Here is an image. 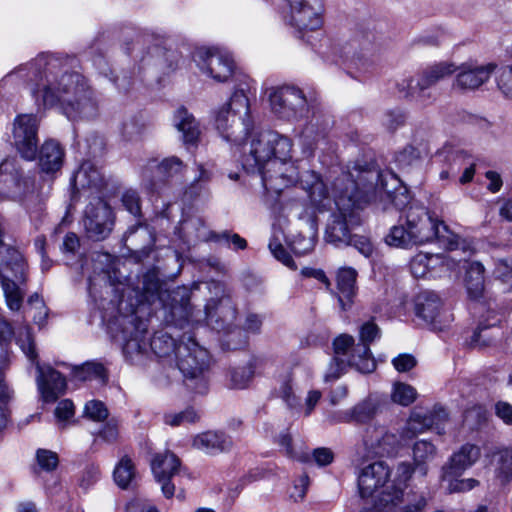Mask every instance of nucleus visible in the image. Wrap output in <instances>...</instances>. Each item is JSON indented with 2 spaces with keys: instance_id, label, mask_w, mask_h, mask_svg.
<instances>
[{
  "instance_id": "obj_1",
  "label": "nucleus",
  "mask_w": 512,
  "mask_h": 512,
  "mask_svg": "<svg viewBox=\"0 0 512 512\" xmlns=\"http://www.w3.org/2000/svg\"><path fill=\"white\" fill-rule=\"evenodd\" d=\"M13 76L24 81L38 106L58 107L73 121L90 119L97 114L94 92L83 75L69 70L67 59L41 53L6 78Z\"/></svg>"
},
{
  "instance_id": "obj_2",
  "label": "nucleus",
  "mask_w": 512,
  "mask_h": 512,
  "mask_svg": "<svg viewBox=\"0 0 512 512\" xmlns=\"http://www.w3.org/2000/svg\"><path fill=\"white\" fill-rule=\"evenodd\" d=\"M358 182L354 179V173L350 166L343 171L332 183V194L337 207V212L331 215L325 231L327 242L337 247L353 246L365 257L373 253V245L365 236L352 234L354 227L361 224L359 210L373 198L369 191L360 193Z\"/></svg>"
},
{
  "instance_id": "obj_3",
  "label": "nucleus",
  "mask_w": 512,
  "mask_h": 512,
  "mask_svg": "<svg viewBox=\"0 0 512 512\" xmlns=\"http://www.w3.org/2000/svg\"><path fill=\"white\" fill-rule=\"evenodd\" d=\"M291 140L275 131H263L244 149L242 166L248 173H258L266 190L280 191L292 182L287 178L286 160L291 157Z\"/></svg>"
},
{
  "instance_id": "obj_4",
  "label": "nucleus",
  "mask_w": 512,
  "mask_h": 512,
  "mask_svg": "<svg viewBox=\"0 0 512 512\" xmlns=\"http://www.w3.org/2000/svg\"><path fill=\"white\" fill-rule=\"evenodd\" d=\"M447 420L446 410L441 406H434L431 411L414 409L400 436L387 430L384 426L370 425L363 434L366 455L391 456L397 452L401 439L411 440L427 430H435L438 434H442Z\"/></svg>"
},
{
  "instance_id": "obj_5",
  "label": "nucleus",
  "mask_w": 512,
  "mask_h": 512,
  "mask_svg": "<svg viewBox=\"0 0 512 512\" xmlns=\"http://www.w3.org/2000/svg\"><path fill=\"white\" fill-rule=\"evenodd\" d=\"M390 246L407 248L437 240L445 249L456 250L460 237L446 224L434 219L421 205H410L405 214V225H395L385 238Z\"/></svg>"
},
{
  "instance_id": "obj_6",
  "label": "nucleus",
  "mask_w": 512,
  "mask_h": 512,
  "mask_svg": "<svg viewBox=\"0 0 512 512\" xmlns=\"http://www.w3.org/2000/svg\"><path fill=\"white\" fill-rule=\"evenodd\" d=\"M215 127L227 142L234 145L244 144L253 129L250 103L245 88L236 89L229 101L216 112Z\"/></svg>"
},
{
  "instance_id": "obj_7",
  "label": "nucleus",
  "mask_w": 512,
  "mask_h": 512,
  "mask_svg": "<svg viewBox=\"0 0 512 512\" xmlns=\"http://www.w3.org/2000/svg\"><path fill=\"white\" fill-rule=\"evenodd\" d=\"M175 358L185 385L197 393H205L208 390L211 367L208 350L199 345L192 336L184 335L178 344Z\"/></svg>"
},
{
  "instance_id": "obj_8",
  "label": "nucleus",
  "mask_w": 512,
  "mask_h": 512,
  "mask_svg": "<svg viewBox=\"0 0 512 512\" xmlns=\"http://www.w3.org/2000/svg\"><path fill=\"white\" fill-rule=\"evenodd\" d=\"M351 172L354 173V179L358 182V191L360 193H366L369 191L373 195L371 202L383 203V209L388 208L387 203L389 202L396 209L405 208L410 202V196L406 188L395 189L389 191L385 187L382 173L371 164H360L356 162L350 167Z\"/></svg>"
},
{
  "instance_id": "obj_9",
  "label": "nucleus",
  "mask_w": 512,
  "mask_h": 512,
  "mask_svg": "<svg viewBox=\"0 0 512 512\" xmlns=\"http://www.w3.org/2000/svg\"><path fill=\"white\" fill-rule=\"evenodd\" d=\"M16 342L26 357L36 365V381L42 398L46 402L55 401L59 395L63 394L66 390L65 378L52 367H43L40 365L35 343L28 328L19 332Z\"/></svg>"
},
{
  "instance_id": "obj_10",
  "label": "nucleus",
  "mask_w": 512,
  "mask_h": 512,
  "mask_svg": "<svg viewBox=\"0 0 512 512\" xmlns=\"http://www.w3.org/2000/svg\"><path fill=\"white\" fill-rule=\"evenodd\" d=\"M34 198H37L34 178L25 175L15 160H3L0 163V199L26 204Z\"/></svg>"
},
{
  "instance_id": "obj_11",
  "label": "nucleus",
  "mask_w": 512,
  "mask_h": 512,
  "mask_svg": "<svg viewBox=\"0 0 512 512\" xmlns=\"http://www.w3.org/2000/svg\"><path fill=\"white\" fill-rule=\"evenodd\" d=\"M185 165L176 156L163 159L161 162L149 160L141 171L143 187L156 194H163L176 184Z\"/></svg>"
},
{
  "instance_id": "obj_12",
  "label": "nucleus",
  "mask_w": 512,
  "mask_h": 512,
  "mask_svg": "<svg viewBox=\"0 0 512 512\" xmlns=\"http://www.w3.org/2000/svg\"><path fill=\"white\" fill-rule=\"evenodd\" d=\"M269 102L272 112L286 120L301 119L307 116L310 108L303 91L291 85L272 88L269 93Z\"/></svg>"
},
{
  "instance_id": "obj_13",
  "label": "nucleus",
  "mask_w": 512,
  "mask_h": 512,
  "mask_svg": "<svg viewBox=\"0 0 512 512\" xmlns=\"http://www.w3.org/2000/svg\"><path fill=\"white\" fill-rule=\"evenodd\" d=\"M115 214L111 206L97 195L92 198L84 210L83 226L89 239L102 241L112 232Z\"/></svg>"
},
{
  "instance_id": "obj_14",
  "label": "nucleus",
  "mask_w": 512,
  "mask_h": 512,
  "mask_svg": "<svg viewBox=\"0 0 512 512\" xmlns=\"http://www.w3.org/2000/svg\"><path fill=\"white\" fill-rule=\"evenodd\" d=\"M180 232L182 238L187 242L193 241H212L224 243L234 250H244L247 247V241L237 233L225 230L214 232L209 230L200 218H191L181 223Z\"/></svg>"
},
{
  "instance_id": "obj_15",
  "label": "nucleus",
  "mask_w": 512,
  "mask_h": 512,
  "mask_svg": "<svg viewBox=\"0 0 512 512\" xmlns=\"http://www.w3.org/2000/svg\"><path fill=\"white\" fill-rule=\"evenodd\" d=\"M286 2L287 22L299 33L321 28L324 12L322 0H286Z\"/></svg>"
},
{
  "instance_id": "obj_16",
  "label": "nucleus",
  "mask_w": 512,
  "mask_h": 512,
  "mask_svg": "<svg viewBox=\"0 0 512 512\" xmlns=\"http://www.w3.org/2000/svg\"><path fill=\"white\" fill-rule=\"evenodd\" d=\"M193 59L204 74L217 82L227 81L234 71L232 57L217 48H198L193 54Z\"/></svg>"
},
{
  "instance_id": "obj_17",
  "label": "nucleus",
  "mask_w": 512,
  "mask_h": 512,
  "mask_svg": "<svg viewBox=\"0 0 512 512\" xmlns=\"http://www.w3.org/2000/svg\"><path fill=\"white\" fill-rule=\"evenodd\" d=\"M426 506L427 498L423 493L405 492L396 486L384 490L379 497V507L391 512H423Z\"/></svg>"
},
{
  "instance_id": "obj_18",
  "label": "nucleus",
  "mask_w": 512,
  "mask_h": 512,
  "mask_svg": "<svg viewBox=\"0 0 512 512\" xmlns=\"http://www.w3.org/2000/svg\"><path fill=\"white\" fill-rule=\"evenodd\" d=\"M38 125L39 120L33 114H22L15 119L14 143L21 156L26 160H33L36 156Z\"/></svg>"
},
{
  "instance_id": "obj_19",
  "label": "nucleus",
  "mask_w": 512,
  "mask_h": 512,
  "mask_svg": "<svg viewBox=\"0 0 512 512\" xmlns=\"http://www.w3.org/2000/svg\"><path fill=\"white\" fill-rule=\"evenodd\" d=\"M206 322L216 331L229 332L235 326L237 309L232 299L224 296L211 299L205 306Z\"/></svg>"
},
{
  "instance_id": "obj_20",
  "label": "nucleus",
  "mask_w": 512,
  "mask_h": 512,
  "mask_svg": "<svg viewBox=\"0 0 512 512\" xmlns=\"http://www.w3.org/2000/svg\"><path fill=\"white\" fill-rule=\"evenodd\" d=\"M151 469L155 479L161 484L164 496L171 498L175 492V485L171 482V478L181 472L180 460L169 451L159 453L152 459Z\"/></svg>"
},
{
  "instance_id": "obj_21",
  "label": "nucleus",
  "mask_w": 512,
  "mask_h": 512,
  "mask_svg": "<svg viewBox=\"0 0 512 512\" xmlns=\"http://www.w3.org/2000/svg\"><path fill=\"white\" fill-rule=\"evenodd\" d=\"M380 336L379 327L373 322H366L360 329V341L354 350L358 353L352 358L355 369L360 373H371L376 369V362L370 351V343Z\"/></svg>"
},
{
  "instance_id": "obj_22",
  "label": "nucleus",
  "mask_w": 512,
  "mask_h": 512,
  "mask_svg": "<svg viewBox=\"0 0 512 512\" xmlns=\"http://www.w3.org/2000/svg\"><path fill=\"white\" fill-rule=\"evenodd\" d=\"M496 67L494 63L485 65L464 63L459 68L453 87L463 92L475 91L488 82Z\"/></svg>"
},
{
  "instance_id": "obj_23",
  "label": "nucleus",
  "mask_w": 512,
  "mask_h": 512,
  "mask_svg": "<svg viewBox=\"0 0 512 512\" xmlns=\"http://www.w3.org/2000/svg\"><path fill=\"white\" fill-rule=\"evenodd\" d=\"M355 35L345 51L346 61L359 72H367L373 65L371 48L374 34L371 31Z\"/></svg>"
},
{
  "instance_id": "obj_24",
  "label": "nucleus",
  "mask_w": 512,
  "mask_h": 512,
  "mask_svg": "<svg viewBox=\"0 0 512 512\" xmlns=\"http://www.w3.org/2000/svg\"><path fill=\"white\" fill-rule=\"evenodd\" d=\"M148 332L147 321L137 316H132L128 325L123 328L124 345L123 352L126 356L143 354L147 351L149 343L146 340Z\"/></svg>"
},
{
  "instance_id": "obj_25",
  "label": "nucleus",
  "mask_w": 512,
  "mask_h": 512,
  "mask_svg": "<svg viewBox=\"0 0 512 512\" xmlns=\"http://www.w3.org/2000/svg\"><path fill=\"white\" fill-rule=\"evenodd\" d=\"M390 468L383 461L373 462L361 469L358 475V488L362 498L370 497L383 487L390 477Z\"/></svg>"
},
{
  "instance_id": "obj_26",
  "label": "nucleus",
  "mask_w": 512,
  "mask_h": 512,
  "mask_svg": "<svg viewBox=\"0 0 512 512\" xmlns=\"http://www.w3.org/2000/svg\"><path fill=\"white\" fill-rule=\"evenodd\" d=\"M455 71V65L450 62H438L424 68L417 77V87L421 102H426L431 98V93L427 90L439 81L452 75Z\"/></svg>"
},
{
  "instance_id": "obj_27",
  "label": "nucleus",
  "mask_w": 512,
  "mask_h": 512,
  "mask_svg": "<svg viewBox=\"0 0 512 512\" xmlns=\"http://www.w3.org/2000/svg\"><path fill=\"white\" fill-rule=\"evenodd\" d=\"M71 186L76 189H91L101 194L107 186V180L92 161H84L71 178Z\"/></svg>"
},
{
  "instance_id": "obj_28",
  "label": "nucleus",
  "mask_w": 512,
  "mask_h": 512,
  "mask_svg": "<svg viewBox=\"0 0 512 512\" xmlns=\"http://www.w3.org/2000/svg\"><path fill=\"white\" fill-rule=\"evenodd\" d=\"M480 457V449L473 444H464L453 453L449 462L443 467V479L459 477L470 468Z\"/></svg>"
},
{
  "instance_id": "obj_29",
  "label": "nucleus",
  "mask_w": 512,
  "mask_h": 512,
  "mask_svg": "<svg viewBox=\"0 0 512 512\" xmlns=\"http://www.w3.org/2000/svg\"><path fill=\"white\" fill-rule=\"evenodd\" d=\"M381 407L382 404L378 398L368 396L353 408L333 418L331 421L333 423H350L354 421L356 423L365 424L376 417L381 411Z\"/></svg>"
},
{
  "instance_id": "obj_30",
  "label": "nucleus",
  "mask_w": 512,
  "mask_h": 512,
  "mask_svg": "<svg viewBox=\"0 0 512 512\" xmlns=\"http://www.w3.org/2000/svg\"><path fill=\"white\" fill-rule=\"evenodd\" d=\"M442 300L434 291H422L415 298V314L425 323L437 328L440 323Z\"/></svg>"
},
{
  "instance_id": "obj_31",
  "label": "nucleus",
  "mask_w": 512,
  "mask_h": 512,
  "mask_svg": "<svg viewBox=\"0 0 512 512\" xmlns=\"http://www.w3.org/2000/svg\"><path fill=\"white\" fill-rule=\"evenodd\" d=\"M231 439L223 432L207 431L198 434L193 439V447L206 453L217 454L231 447Z\"/></svg>"
},
{
  "instance_id": "obj_32",
  "label": "nucleus",
  "mask_w": 512,
  "mask_h": 512,
  "mask_svg": "<svg viewBox=\"0 0 512 512\" xmlns=\"http://www.w3.org/2000/svg\"><path fill=\"white\" fill-rule=\"evenodd\" d=\"M175 128L182 134V140L185 145H194L200 136V127L195 119L185 107L178 108L173 117Z\"/></svg>"
},
{
  "instance_id": "obj_33",
  "label": "nucleus",
  "mask_w": 512,
  "mask_h": 512,
  "mask_svg": "<svg viewBox=\"0 0 512 512\" xmlns=\"http://www.w3.org/2000/svg\"><path fill=\"white\" fill-rule=\"evenodd\" d=\"M64 150L60 144L54 140L46 141L39 152V165L43 172L54 173L58 171L63 164Z\"/></svg>"
},
{
  "instance_id": "obj_34",
  "label": "nucleus",
  "mask_w": 512,
  "mask_h": 512,
  "mask_svg": "<svg viewBox=\"0 0 512 512\" xmlns=\"http://www.w3.org/2000/svg\"><path fill=\"white\" fill-rule=\"evenodd\" d=\"M356 278L357 271L351 267L341 268L337 273V297L342 310H346L347 306H350L355 295Z\"/></svg>"
},
{
  "instance_id": "obj_35",
  "label": "nucleus",
  "mask_w": 512,
  "mask_h": 512,
  "mask_svg": "<svg viewBox=\"0 0 512 512\" xmlns=\"http://www.w3.org/2000/svg\"><path fill=\"white\" fill-rule=\"evenodd\" d=\"M301 187L307 192L312 205L318 207L328 197V190L322 179L313 171H305L299 178Z\"/></svg>"
},
{
  "instance_id": "obj_36",
  "label": "nucleus",
  "mask_w": 512,
  "mask_h": 512,
  "mask_svg": "<svg viewBox=\"0 0 512 512\" xmlns=\"http://www.w3.org/2000/svg\"><path fill=\"white\" fill-rule=\"evenodd\" d=\"M465 285L471 299H479L484 292V266L472 262L466 267Z\"/></svg>"
},
{
  "instance_id": "obj_37",
  "label": "nucleus",
  "mask_w": 512,
  "mask_h": 512,
  "mask_svg": "<svg viewBox=\"0 0 512 512\" xmlns=\"http://www.w3.org/2000/svg\"><path fill=\"white\" fill-rule=\"evenodd\" d=\"M412 452L416 470L419 471L422 476H425L428 471L427 463L432 461L436 456V446L432 442L423 439L414 443Z\"/></svg>"
},
{
  "instance_id": "obj_38",
  "label": "nucleus",
  "mask_w": 512,
  "mask_h": 512,
  "mask_svg": "<svg viewBox=\"0 0 512 512\" xmlns=\"http://www.w3.org/2000/svg\"><path fill=\"white\" fill-rule=\"evenodd\" d=\"M149 348L159 358H167L177 355L178 344L175 339L167 333H156L149 342Z\"/></svg>"
},
{
  "instance_id": "obj_39",
  "label": "nucleus",
  "mask_w": 512,
  "mask_h": 512,
  "mask_svg": "<svg viewBox=\"0 0 512 512\" xmlns=\"http://www.w3.org/2000/svg\"><path fill=\"white\" fill-rule=\"evenodd\" d=\"M72 375L75 379L86 380H99L103 383L107 381V373L105 367L94 361H88L81 366H75L72 370Z\"/></svg>"
},
{
  "instance_id": "obj_40",
  "label": "nucleus",
  "mask_w": 512,
  "mask_h": 512,
  "mask_svg": "<svg viewBox=\"0 0 512 512\" xmlns=\"http://www.w3.org/2000/svg\"><path fill=\"white\" fill-rule=\"evenodd\" d=\"M115 483L122 489L128 488L135 478V467L132 460L124 456L120 459L113 472Z\"/></svg>"
},
{
  "instance_id": "obj_41",
  "label": "nucleus",
  "mask_w": 512,
  "mask_h": 512,
  "mask_svg": "<svg viewBox=\"0 0 512 512\" xmlns=\"http://www.w3.org/2000/svg\"><path fill=\"white\" fill-rule=\"evenodd\" d=\"M357 344H355L354 338L348 334H341L335 338L333 342L334 357L344 358L349 366L354 367L352 358L354 355L357 356V352L354 350Z\"/></svg>"
},
{
  "instance_id": "obj_42",
  "label": "nucleus",
  "mask_w": 512,
  "mask_h": 512,
  "mask_svg": "<svg viewBox=\"0 0 512 512\" xmlns=\"http://www.w3.org/2000/svg\"><path fill=\"white\" fill-rule=\"evenodd\" d=\"M254 376V366L248 363L242 367H236L230 370V387L235 389H244L248 386Z\"/></svg>"
},
{
  "instance_id": "obj_43",
  "label": "nucleus",
  "mask_w": 512,
  "mask_h": 512,
  "mask_svg": "<svg viewBox=\"0 0 512 512\" xmlns=\"http://www.w3.org/2000/svg\"><path fill=\"white\" fill-rule=\"evenodd\" d=\"M395 160L400 169L407 171L417 168L421 164L420 153L413 146H406L396 155Z\"/></svg>"
},
{
  "instance_id": "obj_44",
  "label": "nucleus",
  "mask_w": 512,
  "mask_h": 512,
  "mask_svg": "<svg viewBox=\"0 0 512 512\" xmlns=\"http://www.w3.org/2000/svg\"><path fill=\"white\" fill-rule=\"evenodd\" d=\"M495 327V324H484L480 323L474 330L469 345L473 348H481L491 344L495 335L491 332Z\"/></svg>"
},
{
  "instance_id": "obj_45",
  "label": "nucleus",
  "mask_w": 512,
  "mask_h": 512,
  "mask_svg": "<svg viewBox=\"0 0 512 512\" xmlns=\"http://www.w3.org/2000/svg\"><path fill=\"white\" fill-rule=\"evenodd\" d=\"M417 392L414 387L405 383H396L392 392V400L402 406H408L416 399Z\"/></svg>"
},
{
  "instance_id": "obj_46",
  "label": "nucleus",
  "mask_w": 512,
  "mask_h": 512,
  "mask_svg": "<svg viewBox=\"0 0 512 512\" xmlns=\"http://www.w3.org/2000/svg\"><path fill=\"white\" fill-rule=\"evenodd\" d=\"M496 476L502 484L512 479V449H506L500 453Z\"/></svg>"
},
{
  "instance_id": "obj_47",
  "label": "nucleus",
  "mask_w": 512,
  "mask_h": 512,
  "mask_svg": "<svg viewBox=\"0 0 512 512\" xmlns=\"http://www.w3.org/2000/svg\"><path fill=\"white\" fill-rule=\"evenodd\" d=\"M198 419L199 415L193 408H187L178 413H166L164 415V422L173 427L186 423H194Z\"/></svg>"
},
{
  "instance_id": "obj_48",
  "label": "nucleus",
  "mask_w": 512,
  "mask_h": 512,
  "mask_svg": "<svg viewBox=\"0 0 512 512\" xmlns=\"http://www.w3.org/2000/svg\"><path fill=\"white\" fill-rule=\"evenodd\" d=\"M278 445L283 449L286 456L300 462H309L310 455L306 452H296L292 447V437L289 433H281L277 437Z\"/></svg>"
},
{
  "instance_id": "obj_49",
  "label": "nucleus",
  "mask_w": 512,
  "mask_h": 512,
  "mask_svg": "<svg viewBox=\"0 0 512 512\" xmlns=\"http://www.w3.org/2000/svg\"><path fill=\"white\" fill-rule=\"evenodd\" d=\"M84 415L97 422L107 419L109 413L103 402L99 400H90L85 404Z\"/></svg>"
},
{
  "instance_id": "obj_50",
  "label": "nucleus",
  "mask_w": 512,
  "mask_h": 512,
  "mask_svg": "<svg viewBox=\"0 0 512 512\" xmlns=\"http://www.w3.org/2000/svg\"><path fill=\"white\" fill-rule=\"evenodd\" d=\"M347 366H349V364L344 358L333 357L324 374V381H336L345 373Z\"/></svg>"
},
{
  "instance_id": "obj_51",
  "label": "nucleus",
  "mask_w": 512,
  "mask_h": 512,
  "mask_svg": "<svg viewBox=\"0 0 512 512\" xmlns=\"http://www.w3.org/2000/svg\"><path fill=\"white\" fill-rule=\"evenodd\" d=\"M497 87L506 99L512 100V66H504L499 70Z\"/></svg>"
},
{
  "instance_id": "obj_52",
  "label": "nucleus",
  "mask_w": 512,
  "mask_h": 512,
  "mask_svg": "<svg viewBox=\"0 0 512 512\" xmlns=\"http://www.w3.org/2000/svg\"><path fill=\"white\" fill-rule=\"evenodd\" d=\"M122 205L125 209L134 216H139L141 213L140 197L137 191L129 189L126 190L121 197Z\"/></svg>"
},
{
  "instance_id": "obj_53",
  "label": "nucleus",
  "mask_w": 512,
  "mask_h": 512,
  "mask_svg": "<svg viewBox=\"0 0 512 512\" xmlns=\"http://www.w3.org/2000/svg\"><path fill=\"white\" fill-rule=\"evenodd\" d=\"M36 458L39 466L46 471H53L58 466V455L50 450L38 449Z\"/></svg>"
},
{
  "instance_id": "obj_54",
  "label": "nucleus",
  "mask_w": 512,
  "mask_h": 512,
  "mask_svg": "<svg viewBox=\"0 0 512 512\" xmlns=\"http://www.w3.org/2000/svg\"><path fill=\"white\" fill-rule=\"evenodd\" d=\"M146 129V125L144 122L139 119L133 118L129 121L123 123L122 126V134L128 140H133L138 138Z\"/></svg>"
},
{
  "instance_id": "obj_55",
  "label": "nucleus",
  "mask_w": 512,
  "mask_h": 512,
  "mask_svg": "<svg viewBox=\"0 0 512 512\" xmlns=\"http://www.w3.org/2000/svg\"><path fill=\"white\" fill-rule=\"evenodd\" d=\"M397 90L403 97H412L419 101L421 98L419 97V90L417 87V79H413L412 77L404 78L397 83Z\"/></svg>"
},
{
  "instance_id": "obj_56",
  "label": "nucleus",
  "mask_w": 512,
  "mask_h": 512,
  "mask_svg": "<svg viewBox=\"0 0 512 512\" xmlns=\"http://www.w3.org/2000/svg\"><path fill=\"white\" fill-rule=\"evenodd\" d=\"M444 480L449 481L447 489L450 493L469 491L478 485V481L473 478L457 479V477H449Z\"/></svg>"
},
{
  "instance_id": "obj_57",
  "label": "nucleus",
  "mask_w": 512,
  "mask_h": 512,
  "mask_svg": "<svg viewBox=\"0 0 512 512\" xmlns=\"http://www.w3.org/2000/svg\"><path fill=\"white\" fill-rule=\"evenodd\" d=\"M269 249L273 256L281 261L284 265L288 267L295 266V263L291 257V255L288 253V251L283 247V245L279 242H277L275 239H271L269 242Z\"/></svg>"
},
{
  "instance_id": "obj_58",
  "label": "nucleus",
  "mask_w": 512,
  "mask_h": 512,
  "mask_svg": "<svg viewBox=\"0 0 512 512\" xmlns=\"http://www.w3.org/2000/svg\"><path fill=\"white\" fill-rule=\"evenodd\" d=\"M279 396L286 402L288 407L295 408L299 405L298 398L293 393L291 378L287 377L280 385L278 390Z\"/></svg>"
},
{
  "instance_id": "obj_59",
  "label": "nucleus",
  "mask_w": 512,
  "mask_h": 512,
  "mask_svg": "<svg viewBox=\"0 0 512 512\" xmlns=\"http://www.w3.org/2000/svg\"><path fill=\"white\" fill-rule=\"evenodd\" d=\"M95 437L101 438L107 443H113L118 439V425L114 420L108 421L97 433H92Z\"/></svg>"
},
{
  "instance_id": "obj_60",
  "label": "nucleus",
  "mask_w": 512,
  "mask_h": 512,
  "mask_svg": "<svg viewBox=\"0 0 512 512\" xmlns=\"http://www.w3.org/2000/svg\"><path fill=\"white\" fill-rule=\"evenodd\" d=\"M404 120V114L400 110H389L383 115L382 123L388 130L394 131L403 125Z\"/></svg>"
},
{
  "instance_id": "obj_61",
  "label": "nucleus",
  "mask_w": 512,
  "mask_h": 512,
  "mask_svg": "<svg viewBox=\"0 0 512 512\" xmlns=\"http://www.w3.org/2000/svg\"><path fill=\"white\" fill-rule=\"evenodd\" d=\"M495 276L512 288V261L500 260L494 271Z\"/></svg>"
},
{
  "instance_id": "obj_62",
  "label": "nucleus",
  "mask_w": 512,
  "mask_h": 512,
  "mask_svg": "<svg viewBox=\"0 0 512 512\" xmlns=\"http://www.w3.org/2000/svg\"><path fill=\"white\" fill-rule=\"evenodd\" d=\"M392 364L398 372H407L415 367L416 359L410 354H400L392 360Z\"/></svg>"
},
{
  "instance_id": "obj_63",
  "label": "nucleus",
  "mask_w": 512,
  "mask_h": 512,
  "mask_svg": "<svg viewBox=\"0 0 512 512\" xmlns=\"http://www.w3.org/2000/svg\"><path fill=\"white\" fill-rule=\"evenodd\" d=\"M312 457L318 466H327L332 463L334 454L331 449L320 447L313 450Z\"/></svg>"
},
{
  "instance_id": "obj_64",
  "label": "nucleus",
  "mask_w": 512,
  "mask_h": 512,
  "mask_svg": "<svg viewBox=\"0 0 512 512\" xmlns=\"http://www.w3.org/2000/svg\"><path fill=\"white\" fill-rule=\"evenodd\" d=\"M74 415V404L69 399L60 401L55 409V416L59 420H68Z\"/></svg>"
}]
</instances>
